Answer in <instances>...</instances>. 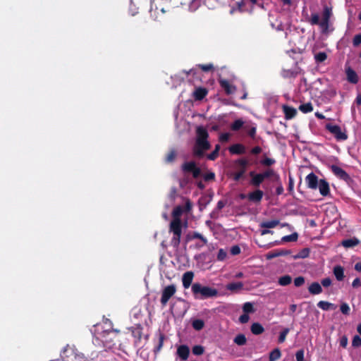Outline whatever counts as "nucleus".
I'll return each instance as SVG.
<instances>
[{
    "mask_svg": "<svg viewBox=\"0 0 361 361\" xmlns=\"http://www.w3.org/2000/svg\"><path fill=\"white\" fill-rule=\"evenodd\" d=\"M352 345L354 347L361 346V338L359 336H355L353 338Z\"/></svg>",
    "mask_w": 361,
    "mask_h": 361,
    "instance_id": "49530a36",
    "label": "nucleus"
},
{
    "mask_svg": "<svg viewBox=\"0 0 361 361\" xmlns=\"http://www.w3.org/2000/svg\"><path fill=\"white\" fill-rule=\"evenodd\" d=\"M176 287L174 284L169 285L163 289L160 302L163 307H165L170 298L176 293Z\"/></svg>",
    "mask_w": 361,
    "mask_h": 361,
    "instance_id": "423d86ee",
    "label": "nucleus"
},
{
    "mask_svg": "<svg viewBox=\"0 0 361 361\" xmlns=\"http://www.w3.org/2000/svg\"><path fill=\"white\" fill-rule=\"evenodd\" d=\"M309 292L312 295H318L322 292L321 284L317 282H313L308 288Z\"/></svg>",
    "mask_w": 361,
    "mask_h": 361,
    "instance_id": "a211bd4d",
    "label": "nucleus"
},
{
    "mask_svg": "<svg viewBox=\"0 0 361 361\" xmlns=\"http://www.w3.org/2000/svg\"><path fill=\"white\" fill-rule=\"evenodd\" d=\"M264 193L260 190H256L252 192H250L247 195V198L250 201L253 202H260L262 197H263Z\"/></svg>",
    "mask_w": 361,
    "mask_h": 361,
    "instance_id": "9b49d317",
    "label": "nucleus"
},
{
    "mask_svg": "<svg viewBox=\"0 0 361 361\" xmlns=\"http://www.w3.org/2000/svg\"><path fill=\"white\" fill-rule=\"evenodd\" d=\"M235 164L238 171L233 174V178L235 181H238L245 173L249 161L247 159L241 158L235 160Z\"/></svg>",
    "mask_w": 361,
    "mask_h": 361,
    "instance_id": "39448f33",
    "label": "nucleus"
},
{
    "mask_svg": "<svg viewBox=\"0 0 361 361\" xmlns=\"http://www.w3.org/2000/svg\"><path fill=\"white\" fill-rule=\"evenodd\" d=\"M196 164L194 161H188L185 162L182 165V170L184 172H191L192 169L195 167Z\"/></svg>",
    "mask_w": 361,
    "mask_h": 361,
    "instance_id": "7c9ffc66",
    "label": "nucleus"
},
{
    "mask_svg": "<svg viewBox=\"0 0 361 361\" xmlns=\"http://www.w3.org/2000/svg\"><path fill=\"white\" fill-rule=\"evenodd\" d=\"M283 109L286 118H292L296 115L297 111L293 107L288 106H283Z\"/></svg>",
    "mask_w": 361,
    "mask_h": 361,
    "instance_id": "a878e982",
    "label": "nucleus"
},
{
    "mask_svg": "<svg viewBox=\"0 0 361 361\" xmlns=\"http://www.w3.org/2000/svg\"><path fill=\"white\" fill-rule=\"evenodd\" d=\"M192 238L194 239L195 238L200 239L204 245H206L207 243V240L200 233H197V232L193 233Z\"/></svg>",
    "mask_w": 361,
    "mask_h": 361,
    "instance_id": "c03bdc74",
    "label": "nucleus"
},
{
    "mask_svg": "<svg viewBox=\"0 0 361 361\" xmlns=\"http://www.w3.org/2000/svg\"><path fill=\"white\" fill-rule=\"evenodd\" d=\"M334 274L338 281H342L344 278V270L341 266H336L334 268Z\"/></svg>",
    "mask_w": 361,
    "mask_h": 361,
    "instance_id": "393cba45",
    "label": "nucleus"
},
{
    "mask_svg": "<svg viewBox=\"0 0 361 361\" xmlns=\"http://www.w3.org/2000/svg\"><path fill=\"white\" fill-rule=\"evenodd\" d=\"M332 16V8L325 5L323 8L322 20H319V16L317 13H312L310 23L312 25H318L322 34H329L334 30L331 23Z\"/></svg>",
    "mask_w": 361,
    "mask_h": 361,
    "instance_id": "f03ea898",
    "label": "nucleus"
},
{
    "mask_svg": "<svg viewBox=\"0 0 361 361\" xmlns=\"http://www.w3.org/2000/svg\"><path fill=\"white\" fill-rule=\"evenodd\" d=\"M231 154H242L245 152V147L241 144H235L229 147Z\"/></svg>",
    "mask_w": 361,
    "mask_h": 361,
    "instance_id": "dca6fc26",
    "label": "nucleus"
},
{
    "mask_svg": "<svg viewBox=\"0 0 361 361\" xmlns=\"http://www.w3.org/2000/svg\"><path fill=\"white\" fill-rule=\"evenodd\" d=\"M192 353L195 355H202L204 352V348L203 346L202 345H195L193 348H192Z\"/></svg>",
    "mask_w": 361,
    "mask_h": 361,
    "instance_id": "58836bf2",
    "label": "nucleus"
},
{
    "mask_svg": "<svg viewBox=\"0 0 361 361\" xmlns=\"http://www.w3.org/2000/svg\"><path fill=\"white\" fill-rule=\"evenodd\" d=\"M243 283L242 282L229 283L226 285V289L231 292H238L242 290Z\"/></svg>",
    "mask_w": 361,
    "mask_h": 361,
    "instance_id": "412c9836",
    "label": "nucleus"
},
{
    "mask_svg": "<svg viewBox=\"0 0 361 361\" xmlns=\"http://www.w3.org/2000/svg\"><path fill=\"white\" fill-rule=\"evenodd\" d=\"M227 257V252L224 249H220L217 254V260L218 261H224Z\"/></svg>",
    "mask_w": 361,
    "mask_h": 361,
    "instance_id": "a19ab883",
    "label": "nucleus"
},
{
    "mask_svg": "<svg viewBox=\"0 0 361 361\" xmlns=\"http://www.w3.org/2000/svg\"><path fill=\"white\" fill-rule=\"evenodd\" d=\"M327 58V55L325 52H319L314 55L316 62L322 63Z\"/></svg>",
    "mask_w": 361,
    "mask_h": 361,
    "instance_id": "e433bc0d",
    "label": "nucleus"
},
{
    "mask_svg": "<svg viewBox=\"0 0 361 361\" xmlns=\"http://www.w3.org/2000/svg\"><path fill=\"white\" fill-rule=\"evenodd\" d=\"M191 290L197 299H206L214 298L218 295V290L209 286H204L199 283H195L191 286Z\"/></svg>",
    "mask_w": 361,
    "mask_h": 361,
    "instance_id": "20e7f679",
    "label": "nucleus"
},
{
    "mask_svg": "<svg viewBox=\"0 0 361 361\" xmlns=\"http://www.w3.org/2000/svg\"><path fill=\"white\" fill-rule=\"evenodd\" d=\"M260 174L263 177L264 180L271 176H275L276 179L279 178V176L276 174L275 171L272 169H269L264 171L263 173H260Z\"/></svg>",
    "mask_w": 361,
    "mask_h": 361,
    "instance_id": "2f4dec72",
    "label": "nucleus"
},
{
    "mask_svg": "<svg viewBox=\"0 0 361 361\" xmlns=\"http://www.w3.org/2000/svg\"><path fill=\"white\" fill-rule=\"evenodd\" d=\"M330 168L332 172L339 178L344 180H348L350 178L348 174L339 166L331 165Z\"/></svg>",
    "mask_w": 361,
    "mask_h": 361,
    "instance_id": "9d476101",
    "label": "nucleus"
},
{
    "mask_svg": "<svg viewBox=\"0 0 361 361\" xmlns=\"http://www.w3.org/2000/svg\"><path fill=\"white\" fill-rule=\"evenodd\" d=\"M112 334V331H105L103 333L98 334L96 338V341L100 340L104 348L110 349L115 345L113 342V338L111 336Z\"/></svg>",
    "mask_w": 361,
    "mask_h": 361,
    "instance_id": "0eeeda50",
    "label": "nucleus"
},
{
    "mask_svg": "<svg viewBox=\"0 0 361 361\" xmlns=\"http://www.w3.org/2000/svg\"><path fill=\"white\" fill-rule=\"evenodd\" d=\"M176 157V152L175 150H171L169 154L166 157V161L167 162H171L174 160Z\"/></svg>",
    "mask_w": 361,
    "mask_h": 361,
    "instance_id": "603ef678",
    "label": "nucleus"
},
{
    "mask_svg": "<svg viewBox=\"0 0 361 361\" xmlns=\"http://www.w3.org/2000/svg\"><path fill=\"white\" fill-rule=\"evenodd\" d=\"M296 361H303L304 360V350H299L295 353Z\"/></svg>",
    "mask_w": 361,
    "mask_h": 361,
    "instance_id": "8fccbe9b",
    "label": "nucleus"
},
{
    "mask_svg": "<svg viewBox=\"0 0 361 361\" xmlns=\"http://www.w3.org/2000/svg\"><path fill=\"white\" fill-rule=\"evenodd\" d=\"M289 332V329L286 328L284 329L281 333L279 336V343H283L286 340V336Z\"/></svg>",
    "mask_w": 361,
    "mask_h": 361,
    "instance_id": "37998d69",
    "label": "nucleus"
},
{
    "mask_svg": "<svg viewBox=\"0 0 361 361\" xmlns=\"http://www.w3.org/2000/svg\"><path fill=\"white\" fill-rule=\"evenodd\" d=\"M191 173H192L194 178H198L200 176L201 171L198 167H197V166H195Z\"/></svg>",
    "mask_w": 361,
    "mask_h": 361,
    "instance_id": "4d7b16f0",
    "label": "nucleus"
},
{
    "mask_svg": "<svg viewBox=\"0 0 361 361\" xmlns=\"http://www.w3.org/2000/svg\"><path fill=\"white\" fill-rule=\"evenodd\" d=\"M192 326L195 330L200 331L203 329L204 322L202 319H195L192 323Z\"/></svg>",
    "mask_w": 361,
    "mask_h": 361,
    "instance_id": "f704fd0d",
    "label": "nucleus"
},
{
    "mask_svg": "<svg viewBox=\"0 0 361 361\" xmlns=\"http://www.w3.org/2000/svg\"><path fill=\"white\" fill-rule=\"evenodd\" d=\"M359 243L360 240L356 238L345 239L341 242V245L346 248L353 247Z\"/></svg>",
    "mask_w": 361,
    "mask_h": 361,
    "instance_id": "f3484780",
    "label": "nucleus"
},
{
    "mask_svg": "<svg viewBox=\"0 0 361 361\" xmlns=\"http://www.w3.org/2000/svg\"><path fill=\"white\" fill-rule=\"evenodd\" d=\"M326 128L332 133L338 140H345L348 138L347 135L342 131L339 126L327 124Z\"/></svg>",
    "mask_w": 361,
    "mask_h": 361,
    "instance_id": "6e6552de",
    "label": "nucleus"
},
{
    "mask_svg": "<svg viewBox=\"0 0 361 361\" xmlns=\"http://www.w3.org/2000/svg\"><path fill=\"white\" fill-rule=\"evenodd\" d=\"M348 344V338L345 336H343L341 338L340 345L343 348H345Z\"/></svg>",
    "mask_w": 361,
    "mask_h": 361,
    "instance_id": "69168bd1",
    "label": "nucleus"
},
{
    "mask_svg": "<svg viewBox=\"0 0 361 361\" xmlns=\"http://www.w3.org/2000/svg\"><path fill=\"white\" fill-rule=\"evenodd\" d=\"M233 341L238 345H244L245 344H246L247 339L244 334H240L235 337Z\"/></svg>",
    "mask_w": 361,
    "mask_h": 361,
    "instance_id": "c756f323",
    "label": "nucleus"
},
{
    "mask_svg": "<svg viewBox=\"0 0 361 361\" xmlns=\"http://www.w3.org/2000/svg\"><path fill=\"white\" fill-rule=\"evenodd\" d=\"M182 214V209L180 207H176L173 211V219L170 224V231L173 233V236L171 238V243L174 247H178L180 242L182 233V224L179 216Z\"/></svg>",
    "mask_w": 361,
    "mask_h": 361,
    "instance_id": "7ed1b4c3",
    "label": "nucleus"
},
{
    "mask_svg": "<svg viewBox=\"0 0 361 361\" xmlns=\"http://www.w3.org/2000/svg\"><path fill=\"white\" fill-rule=\"evenodd\" d=\"M262 152V148L259 146H256L251 149V153L253 154H258Z\"/></svg>",
    "mask_w": 361,
    "mask_h": 361,
    "instance_id": "e2e57ef3",
    "label": "nucleus"
},
{
    "mask_svg": "<svg viewBox=\"0 0 361 361\" xmlns=\"http://www.w3.org/2000/svg\"><path fill=\"white\" fill-rule=\"evenodd\" d=\"M305 283V278L303 276H298L294 279V285L296 287L302 286Z\"/></svg>",
    "mask_w": 361,
    "mask_h": 361,
    "instance_id": "a18cd8bd",
    "label": "nucleus"
},
{
    "mask_svg": "<svg viewBox=\"0 0 361 361\" xmlns=\"http://www.w3.org/2000/svg\"><path fill=\"white\" fill-rule=\"evenodd\" d=\"M292 281V278L289 275H284L279 279V284L285 286L289 285Z\"/></svg>",
    "mask_w": 361,
    "mask_h": 361,
    "instance_id": "c85d7f7f",
    "label": "nucleus"
},
{
    "mask_svg": "<svg viewBox=\"0 0 361 361\" xmlns=\"http://www.w3.org/2000/svg\"><path fill=\"white\" fill-rule=\"evenodd\" d=\"M164 336L163 334H160L159 337V344L156 348V351H159L163 346Z\"/></svg>",
    "mask_w": 361,
    "mask_h": 361,
    "instance_id": "5fc2aeb1",
    "label": "nucleus"
},
{
    "mask_svg": "<svg viewBox=\"0 0 361 361\" xmlns=\"http://www.w3.org/2000/svg\"><path fill=\"white\" fill-rule=\"evenodd\" d=\"M225 204H226L225 202H224L223 200H220L217 203L216 209L218 210H221V209H223L225 207Z\"/></svg>",
    "mask_w": 361,
    "mask_h": 361,
    "instance_id": "774afa93",
    "label": "nucleus"
},
{
    "mask_svg": "<svg viewBox=\"0 0 361 361\" xmlns=\"http://www.w3.org/2000/svg\"><path fill=\"white\" fill-rule=\"evenodd\" d=\"M250 330L253 334L259 335L264 331V328L259 323L255 322L252 324Z\"/></svg>",
    "mask_w": 361,
    "mask_h": 361,
    "instance_id": "b1692460",
    "label": "nucleus"
},
{
    "mask_svg": "<svg viewBox=\"0 0 361 361\" xmlns=\"http://www.w3.org/2000/svg\"><path fill=\"white\" fill-rule=\"evenodd\" d=\"M207 94V90L203 87L197 88L193 92V96L196 100L202 99Z\"/></svg>",
    "mask_w": 361,
    "mask_h": 361,
    "instance_id": "4be33fe9",
    "label": "nucleus"
},
{
    "mask_svg": "<svg viewBox=\"0 0 361 361\" xmlns=\"http://www.w3.org/2000/svg\"><path fill=\"white\" fill-rule=\"evenodd\" d=\"M250 176L252 177L250 183L255 186H259L264 180L260 173H255L254 171H251Z\"/></svg>",
    "mask_w": 361,
    "mask_h": 361,
    "instance_id": "2eb2a0df",
    "label": "nucleus"
},
{
    "mask_svg": "<svg viewBox=\"0 0 361 361\" xmlns=\"http://www.w3.org/2000/svg\"><path fill=\"white\" fill-rule=\"evenodd\" d=\"M221 86L225 90L227 94H233L235 91V87L226 80H220Z\"/></svg>",
    "mask_w": 361,
    "mask_h": 361,
    "instance_id": "6ab92c4d",
    "label": "nucleus"
},
{
    "mask_svg": "<svg viewBox=\"0 0 361 361\" xmlns=\"http://www.w3.org/2000/svg\"><path fill=\"white\" fill-rule=\"evenodd\" d=\"M208 137L209 133L204 127H197L195 142L192 148L194 156L202 157L204 156L205 152L211 148V144L208 141Z\"/></svg>",
    "mask_w": 361,
    "mask_h": 361,
    "instance_id": "f257e3e1",
    "label": "nucleus"
},
{
    "mask_svg": "<svg viewBox=\"0 0 361 361\" xmlns=\"http://www.w3.org/2000/svg\"><path fill=\"white\" fill-rule=\"evenodd\" d=\"M277 257H278V254H277L276 250L267 253L266 255V257L267 259H271Z\"/></svg>",
    "mask_w": 361,
    "mask_h": 361,
    "instance_id": "13d9d810",
    "label": "nucleus"
},
{
    "mask_svg": "<svg viewBox=\"0 0 361 361\" xmlns=\"http://www.w3.org/2000/svg\"><path fill=\"white\" fill-rule=\"evenodd\" d=\"M281 351L279 349L276 348L274 350H272L269 355V360L270 361H276L279 360L281 357Z\"/></svg>",
    "mask_w": 361,
    "mask_h": 361,
    "instance_id": "72a5a7b5",
    "label": "nucleus"
},
{
    "mask_svg": "<svg viewBox=\"0 0 361 361\" xmlns=\"http://www.w3.org/2000/svg\"><path fill=\"white\" fill-rule=\"evenodd\" d=\"M299 110L304 114H307L312 111L313 106L310 102H307L300 104L299 106Z\"/></svg>",
    "mask_w": 361,
    "mask_h": 361,
    "instance_id": "cd10ccee",
    "label": "nucleus"
},
{
    "mask_svg": "<svg viewBox=\"0 0 361 361\" xmlns=\"http://www.w3.org/2000/svg\"><path fill=\"white\" fill-rule=\"evenodd\" d=\"M243 310L245 313L248 314L254 312L253 305L251 302H247L243 306Z\"/></svg>",
    "mask_w": 361,
    "mask_h": 361,
    "instance_id": "ea45409f",
    "label": "nucleus"
},
{
    "mask_svg": "<svg viewBox=\"0 0 361 361\" xmlns=\"http://www.w3.org/2000/svg\"><path fill=\"white\" fill-rule=\"evenodd\" d=\"M276 252H277V254H278V257L283 256V255H287L290 254L289 251L285 250H276Z\"/></svg>",
    "mask_w": 361,
    "mask_h": 361,
    "instance_id": "338daca9",
    "label": "nucleus"
},
{
    "mask_svg": "<svg viewBox=\"0 0 361 361\" xmlns=\"http://www.w3.org/2000/svg\"><path fill=\"white\" fill-rule=\"evenodd\" d=\"M317 188L322 196H327L329 194V185L324 179H320Z\"/></svg>",
    "mask_w": 361,
    "mask_h": 361,
    "instance_id": "f8f14e48",
    "label": "nucleus"
},
{
    "mask_svg": "<svg viewBox=\"0 0 361 361\" xmlns=\"http://www.w3.org/2000/svg\"><path fill=\"white\" fill-rule=\"evenodd\" d=\"M200 68L204 71H209L213 68V65L211 63L206 65H200Z\"/></svg>",
    "mask_w": 361,
    "mask_h": 361,
    "instance_id": "680f3d73",
    "label": "nucleus"
},
{
    "mask_svg": "<svg viewBox=\"0 0 361 361\" xmlns=\"http://www.w3.org/2000/svg\"><path fill=\"white\" fill-rule=\"evenodd\" d=\"M231 253L233 255H237L240 253V248L238 245H233L231 248Z\"/></svg>",
    "mask_w": 361,
    "mask_h": 361,
    "instance_id": "864d4df0",
    "label": "nucleus"
},
{
    "mask_svg": "<svg viewBox=\"0 0 361 361\" xmlns=\"http://www.w3.org/2000/svg\"><path fill=\"white\" fill-rule=\"evenodd\" d=\"M244 124V121L242 119H237L235 120L231 126V128L233 130H238L240 129Z\"/></svg>",
    "mask_w": 361,
    "mask_h": 361,
    "instance_id": "c9c22d12",
    "label": "nucleus"
},
{
    "mask_svg": "<svg viewBox=\"0 0 361 361\" xmlns=\"http://www.w3.org/2000/svg\"><path fill=\"white\" fill-rule=\"evenodd\" d=\"M260 163L263 166H269L274 164L276 163V161L274 159L267 157V158L261 160Z\"/></svg>",
    "mask_w": 361,
    "mask_h": 361,
    "instance_id": "79ce46f5",
    "label": "nucleus"
},
{
    "mask_svg": "<svg viewBox=\"0 0 361 361\" xmlns=\"http://www.w3.org/2000/svg\"><path fill=\"white\" fill-rule=\"evenodd\" d=\"M177 354L180 358L183 360H186L188 358L190 354V349L188 346L185 345H180L177 349Z\"/></svg>",
    "mask_w": 361,
    "mask_h": 361,
    "instance_id": "4468645a",
    "label": "nucleus"
},
{
    "mask_svg": "<svg viewBox=\"0 0 361 361\" xmlns=\"http://www.w3.org/2000/svg\"><path fill=\"white\" fill-rule=\"evenodd\" d=\"M352 286L355 288H358L359 286H361V281L359 278H356L353 280L352 283Z\"/></svg>",
    "mask_w": 361,
    "mask_h": 361,
    "instance_id": "052dcab7",
    "label": "nucleus"
},
{
    "mask_svg": "<svg viewBox=\"0 0 361 361\" xmlns=\"http://www.w3.org/2000/svg\"><path fill=\"white\" fill-rule=\"evenodd\" d=\"M298 235L297 233H293L290 235H285L281 238V242H295L298 240Z\"/></svg>",
    "mask_w": 361,
    "mask_h": 361,
    "instance_id": "473e14b6",
    "label": "nucleus"
},
{
    "mask_svg": "<svg viewBox=\"0 0 361 361\" xmlns=\"http://www.w3.org/2000/svg\"><path fill=\"white\" fill-rule=\"evenodd\" d=\"M250 319V317L248 314L244 313L243 314L240 315L239 317V322L242 324L247 323Z\"/></svg>",
    "mask_w": 361,
    "mask_h": 361,
    "instance_id": "3c124183",
    "label": "nucleus"
},
{
    "mask_svg": "<svg viewBox=\"0 0 361 361\" xmlns=\"http://www.w3.org/2000/svg\"><path fill=\"white\" fill-rule=\"evenodd\" d=\"M346 75L348 80L353 84H356L358 82V77L355 71H354L351 68H348L346 70Z\"/></svg>",
    "mask_w": 361,
    "mask_h": 361,
    "instance_id": "aec40b11",
    "label": "nucleus"
},
{
    "mask_svg": "<svg viewBox=\"0 0 361 361\" xmlns=\"http://www.w3.org/2000/svg\"><path fill=\"white\" fill-rule=\"evenodd\" d=\"M341 311L344 314H348L350 312V307L347 303L341 304L340 307Z\"/></svg>",
    "mask_w": 361,
    "mask_h": 361,
    "instance_id": "09e8293b",
    "label": "nucleus"
},
{
    "mask_svg": "<svg viewBox=\"0 0 361 361\" xmlns=\"http://www.w3.org/2000/svg\"><path fill=\"white\" fill-rule=\"evenodd\" d=\"M279 220H271V221H264V222H262L259 225V226L261 228H275L276 226H278L279 224Z\"/></svg>",
    "mask_w": 361,
    "mask_h": 361,
    "instance_id": "bb28decb",
    "label": "nucleus"
},
{
    "mask_svg": "<svg viewBox=\"0 0 361 361\" xmlns=\"http://www.w3.org/2000/svg\"><path fill=\"white\" fill-rule=\"evenodd\" d=\"M220 140L221 142H226L229 139V134L228 133H222L221 135H220Z\"/></svg>",
    "mask_w": 361,
    "mask_h": 361,
    "instance_id": "0e129e2a",
    "label": "nucleus"
},
{
    "mask_svg": "<svg viewBox=\"0 0 361 361\" xmlns=\"http://www.w3.org/2000/svg\"><path fill=\"white\" fill-rule=\"evenodd\" d=\"M317 306L323 310L327 311L329 310H335L336 306L327 301L321 300L317 303Z\"/></svg>",
    "mask_w": 361,
    "mask_h": 361,
    "instance_id": "5701e85b",
    "label": "nucleus"
},
{
    "mask_svg": "<svg viewBox=\"0 0 361 361\" xmlns=\"http://www.w3.org/2000/svg\"><path fill=\"white\" fill-rule=\"evenodd\" d=\"M361 44V33L355 35L353 39L354 47H357Z\"/></svg>",
    "mask_w": 361,
    "mask_h": 361,
    "instance_id": "de8ad7c7",
    "label": "nucleus"
},
{
    "mask_svg": "<svg viewBox=\"0 0 361 361\" xmlns=\"http://www.w3.org/2000/svg\"><path fill=\"white\" fill-rule=\"evenodd\" d=\"M305 182L309 188L315 190L317 188L319 180L314 173H310L306 176Z\"/></svg>",
    "mask_w": 361,
    "mask_h": 361,
    "instance_id": "1a4fd4ad",
    "label": "nucleus"
},
{
    "mask_svg": "<svg viewBox=\"0 0 361 361\" xmlns=\"http://www.w3.org/2000/svg\"><path fill=\"white\" fill-rule=\"evenodd\" d=\"M321 283L325 288L329 287L331 284V279L330 278L323 279L321 281Z\"/></svg>",
    "mask_w": 361,
    "mask_h": 361,
    "instance_id": "6e6d98bb",
    "label": "nucleus"
},
{
    "mask_svg": "<svg viewBox=\"0 0 361 361\" xmlns=\"http://www.w3.org/2000/svg\"><path fill=\"white\" fill-rule=\"evenodd\" d=\"M201 4V0H192L189 4V9L191 11H196Z\"/></svg>",
    "mask_w": 361,
    "mask_h": 361,
    "instance_id": "4c0bfd02",
    "label": "nucleus"
},
{
    "mask_svg": "<svg viewBox=\"0 0 361 361\" xmlns=\"http://www.w3.org/2000/svg\"><path fill=\"white\" fill-rule=\"evenodd\" d=\"M219 156V153L216 151H213L212 153L207 155V159L209 160H215Z\"/></svg>",
    "mask_w": 361,
    "mask_h": 361,
    "instance_id": "bf43d9fd",
    "label": "nucleus"
},
{
    "mask_svg": "<svg viewBox=\"0 0 361 361\" xmlns=\"http://www.w3.org/2000/svg\"><path fill=\"white\" fill-rule=\"evenodd\" d=\"M194 274L192 271H187L183 274L182 278L183 286L185 288H188L192 282Z\"/></svg>",
    "mask_w": 361,
    "mask_h": 361,
    "instance_id": "ddd939ff",
    "label": "nucleus"
}]
</instances>
